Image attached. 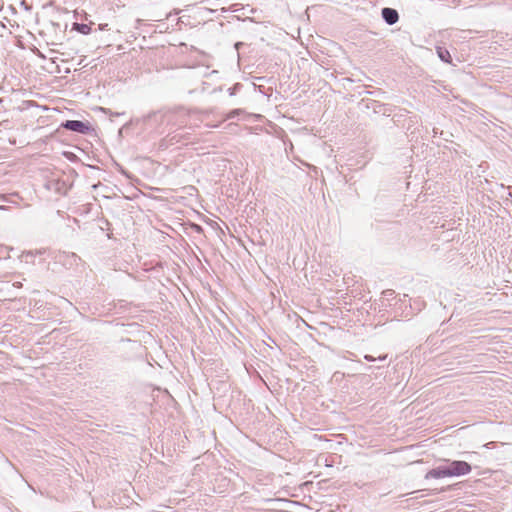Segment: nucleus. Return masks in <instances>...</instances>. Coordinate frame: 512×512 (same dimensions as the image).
<instances>
[{
  "mask_svg": "<svg viewBox=\"0 0 512 512\" xmlns=\"http://www.w3.org/2000/svg\"><path fill=\"white\" fill-rule=\"evenodd\" d=\"M14 286H15V287H17V288H19V287H21V286H22V284H21L20 282H16V283H14Z\"/></svg>",
  "mask_w": 512,
  "mask_h": 512,
  "instance_id": "15",
  "label": "nucleus"
},
{
  "mask_svg": "<svg viewBox=\"0 0 512 512\" xmlns=\"http://www.w3.org/2000/svg\"><path fill=\"white\" fill-rule=\"evenodd\" d=\"M195 111L186 110L184 108H180L176 111H167V112H152L147 116L143 117V122L145 124L150 121L160 122L179 126H187L192 125L191 118L195 114Z\"/></svg>",
  "mask_w": 512,
  "mask_h": 512,
  "instance_id": "1",
  "label": "nucleus"
},
{
  "mask_svg": "<svg viewBox=\"0 0 512 512\" xmlns=\"http://www.w3.org/2000/svg\"><path fill=\"white\" fill-rule=\"evenodd\" d=\"M387 358V355H382V356H379L377 359L378 360H385Z\"/></svg>",
  "mask_w": 512,
  "mask_h": 512,
  "instance_id": "14",
  "label": "nucleus"
},
{
  "mask_svg": "<svg viewBox=\"0 0 512 512\" xmlns=\"http://www.w3.org/2000/svg\"><path fill=\"white\" fill-rule=\"evenodd\" d=\"M36 254H41V252H32V251H27V252H24L22 253V255L20 256L21 258V261L22 262H25V263H30V264H33L34 263V257Z\"/></svg>",
  "mask_w": 512,
  "mask_h": 512,
  "instance_id": "7",
  "label": "nucleus"
},
{
  "mask_svg": "<svg viewBox=\"0 0 512 512\" xmlns=\"http://www.w3.org/2000/svg\"><path fill=\"white\" fill-rule=\"evenodd\" d=\"M438 57L445 63H451V55L446 48L437 47L436 48Z\"/></svg>",
  "mask_w": 512,
  "mask_h": 512,
  "instance_id": "6",
  "label": "nucleus"
},
{
  "mask_svg": "<svg viewBox=\"0 0 512 512\" xmlns=\"http://www.w3.org/2000/svg\"><path fill=\"white\" fill-rule=\"evenodd\" d=\"M101 111L104 112L105 114L109 115V116H120V115H123L124 112H113L111 109L109 108H101Z\"/></svg>",
  "mask_w": 512,
  "mask_h": 512,
  "instance_id": "10",
  "label": "nucleus"
},
{
  "mask_svg": "<svg viewBox=\"0 0 512 512\" xmlns=\"http://www.w3.org/2000/svg\"><path fill=\"white\" fill-rule=\"evenodd\" d=\"M445 477H448L446 466H438L436 468L429 470L425 474V479H430V478L440 479V478H445Z\"/></svg>",
  "mask_w": 512,
  "mask_h": 512,
  "instance_id": "5",
  "label": "nucleus"
},
{
  "mask_svg": "<svg viewBox=\"0 0 512 512\" xmlns=\"http://www.w3.org/2000/svg\"><path fill=\"white\" fill-rule=\"evenodd\" d=\"M208 127H213V128H217L219 125L216 124V125H207Z\"/></svg>",
  "mask_w": 512,
  "mask_h": 512,
  "instance_id": "17",
  "label": "nucleus"
},
{
  "mask_svg": "<svg viewBox=\"0 0 512 512\" xmlns=\"http://www.w3.org/2000/svg\"><path fill=\"white\" fill-rule=\"evenodd\" d=\"M72 257H73L74 259H80V258H79L76 254H74V253L72 254Z\"/></svg>",
  "mask_w": 512,
  "mask_h": 512,
  "instance_id": "18",
  "label": "nucleus"
},
{
  "mask_svg": "<svg viewBox=\"0 0 512 512\" xmlns=\"http://www.w3.org/2000/svg\"><path fill=\"white\" fill-rule=\"evenodd\" d=\"M241 44H242V43L237 42V43L235 44V47L238 49V47H239Z\"/></svg>",
  "mask_w": 512,
  "mask_h": 512,
  "instance_id": "19",
  "label": "nucleus"
},
{
  "mask_svg": "<svg viewBox=\"0 0 512 512\" xmlns=\"http://www.w3.org/2000/svg\"><path fill=\"white\" fill-rule=\"evenodd\" d=\"M62 127L80 134H88L91 131L90 124L80 120H67L62 123Z\"/></svg>",
  "mask_w": 512,
  "mask_h": 512,
  "instance_id": "3",
  "label": "nucleus"
},
{
  "mask_svg": "<svg viewBox=\"0 0 512 512\" xmlns=\"http://www.w3.org/2000/svg\"><path fill=\"white\" fill-rule=\"evenodd\" d=\"M381 14H382V18L388 25H393V24L397 23L399 20V14L393 8L385 7L382 9Z\"/></svg>",
  "mask_w": 512,
  "mask_h": 512,
  "instance_id": "4",
  "label": "nucleus"
},
{
  "mask_svg": "<svg viewBox=\"0 0 512 512\" xmlns=\"http://www.w3.org/2000/svg\"><path fill=\"white\" fill-rule=\"evenodd\" d=\"M448 465H446L447 468V474L448 477H460L469 474L472 471L471 465L466 461L461 460H454L449 461L447 460Z\"/></svg>",
  "mask_w": 512,
  "mask_h": 512,
  "instance_id": "2",
  "label": "nucleus"
},
{
  "mask_svg": "<svg viewBox=\"0 0 512 512\" xmlns=\"http://www.w3.org/2000/svg\"><path fill=\"white\" fill-rule=\"evenodd\" d=\"M241 113H242L241 109H234L231 112H229L228 114H226V116L224 117L223 121H226L228 119H232V118L238 116Z\"/></svg>",
  "mask_w": 512,
  "mask_h": 512,
  "instance_id": "9",
  "label": "nucleus"
},
{
  "mask_svg": "<svg viewBox=\"0 0 512 512\" xmlns=\"http://www.w3.org/2000/svg\"><path fill=\"white\" fill-rule=\"evenodd\" d=\"M99 29L102 30V31L103 30H108V24H106V23L105 24H100L99 25Z\"/></svg>",
  "mask_w": 512,
  "mask_h": 512,
  "instance_id": "13",
  "label": "nucleus"
},
{
  "mask_svg": "<svg viewBox=\"0 0 512 512\" xmlns=\"http://www.w3.org/2000/svg\"><path fill=\"white\" fill-rule=\"evenodd\" d=\"M6 207L5 206H0V210H5Z\"/></svg>",
  "mask_w": 512,
  "mask_h": 512,
  "instance_id": "20",
  "label": "nucleus"
},
{
  "mask_svg": "<svg viewBox=\"0 0 512 512\" xmlns=\"http://www.w3.org/2000/svg\"><path fill=\"white\" fill-rule=\"evenodd\" d=\"M73 29H75L76 31H78L79 33L81 34H84V35H87L90 33L91 31V27L90 25H87V24H83V23H75L73 25Z\"/></svg>",
  "mask_w": 512,
  "mask_h": 512,
  "instance_id": "8",
  "label": "nucleus"
},
{
  "mask_svg": "<svg viewBox=\"0 0 512 512\" xmlns=\"http://www.w3.org/2000/svg\"><path fill=\"white\" fill-rule=\"evenodd\" d=\"M241 87V84L237 83L235 84L233 87H230L228 89V93L230 96H233L236 94V92L238 91V89Z\"/></svg>",
  "mask_w": 512,
  "mask_h": 512,
  "instance_id": "11",
  "label": "nucleus"
},
{
  "mask_svg": "<svg viewBox=\"0 0 512 512\" xmlns=\"http://www.w3.org/2000/svg\"><path fill=\"white\" fill-rule=\"evenodd\" d=\"M417 306H418V308H417V309H418V311H420V310H421V307L423 306V303H417Z\"/></svg>",
  "mask_w": 512,
  "mask_h": 512,
  "instance_id": "16",
  "label": "nucleus"
},
{
  "mask_svg": "<svg viewBox=\"0 0 512 512\" xmlns=\"http://www.w3.org/2000/svg\"><path fill=\"white\" fill-rule=\"evenodd\" d=\"M364 359H365V360H367V361H374V360H376L373 356L368 355V354H366V355L364 356Z\"/></svg>",
  "mask_w": 512,
  "mask_h": 512,
  "instance_id": "12",
  "label": "nucleus"
}]
</instances>
